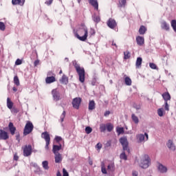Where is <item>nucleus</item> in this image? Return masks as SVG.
<instances>
[{"label":"nucleus","mask_w":176,"mask_h":176,"mask_svg":"<svg viewBox=\"0 0 176 176\" xmlns=\"http://www.w3.org/2000/svg\"><path fill=\"white\" fill-rule=\"evenodd\" d=\"M116 132L118 133V135H120V134H124V128H123V127H117L116 128Z\"/></svg>","instance_id":"nucleus-34"},{"label":"nucleus","mask_w":176,"mask_h":176,"mask_svg":"<svg viewBox=\"0 0 176 176\" xmlns=\"http://www.w3.org/2000/svg\"><path fill=\"white\" fill-rule=\"evenodd\" d=\"M161 27L162 30H166V31H168L170 30V26L167 24V22L163 21L161 23Z\"/></svg>","instance_id":"nucleus-28"},{"label":"nucleus","mask_w":176,"mask_h":176,"mask_svg":"<svg viewBox=\"0 0 176 176\" xmlns=\"http://www.w3.org/2000/svg\"><path fill=\"white\" fill-rule=\"evenodd\" d=\"M136 42L139 46H142L145 43V38L143 36H138L136 37Z\"/></svg>","instance_id":"nucleus-14"},{"label":"nucleus","mask_w":176,"mask_h":176,"mask_svg":"<svg viewBox=\"0 0 176 176\" xmlns=\"http://www.w3.org/2000/svg\"><path fill=\"white\" fill-rule=\"evenodd\" d=\"M54 82H56V77L54 76H47L45 78V83L47 85H50V83H54Z\"/></svg>","instance_id":"nucleus-17"},{"label":"nucleus","mask_w":176,"mask_h":176,"mask_svg":"<svg viewBox=\"0 0 176 176\" xmlns=\"http://www.w3.org/2000/svg\"><path fill=\"white\" fill-rule=\"evenodd\" d=\"M166 145L170 151H175V145H174L173 140H169Z\"/></svg>","instance_id":"nucleus-19"},{"label":"nucleus","mask_w":176,"mask_h":176,"mask_svg":"<svg viewBox=\"0 0 176 176\" xmlns=\"http://www.w3.org/2000/svg\"><path fill=\"white\" fill-rule=\"evenodd\" d=\"M158 170L160 171V173L164 174V173H167V167L164 166L162 164H160L158 166Z\"/></svg>","instance_id":"nucleus-22"},{"label":"nucleus","mask_w":176,"mask_h":176,"mask_svg":"<svg viewBox=\"0 0 176 176\" xmlns=\"http://www.w3.org/2000/svg\"><path fill=\"white\" fill-rule=\"evenodd\" d=\"M130 57H131V56L130 54V52H129V51L124 52V60H129V58H130Z\"/></svg>","instance_id":"nucleus-37"},{"label":"nucleus","mask_w":176,"mask_h":176,"mask_svg":"<svg viewBox=\"0 0 176 176\" xmlns=\"http://www.w3.org/2000/svg\"><path fill=\"white\" fill-rule=\"evenodd\" d=\"M107 25L109 28L113 30L114 28H116V27H118V23H116V21L115 19L110 18L107 21Z\"/></svg>","instance_id":"nucleus-10"},{"label":"nucleus","mask_w":176,"mask_h":176,"mask_svg":"<svg viewBox=\"0 0 176 176\" xmlns=\"http://www.w3.org/2000/svg\"><path fill=\"white\" fill-rule=\"evenodd\" d=\"M14 85H16V86H20V80L19 79V76H15L14 77Z\"/></svg>","instance_id":"nucleus-40"},{"label":"nucleus","mask_w":176,"mask_h":176,"mask_svg":"<svg viewBox=\"0 0 176 176\" xmlns=\"http://www.w3.org/2000/svg\"><path fill=\"white\" fill-rule=\"evenodd\" d=\"M89 164H90V166H93V161H89Z\"/></svg>","instance_id":"nucleus-63"},{"label":"nucleus","mask_w":176,"mask_h":176,"mask_svg":"<svg viewBox=\"0 0 176 176\" xmlns=\"http://www.w3.org/2000/svg\"><path fill=\"white\" fill-rule=\"evenodd\" d=\"M56 176H62L61 173H60V170L57 171ZM63 176H69V174H68V172L65 168L63 169Z\"/></svg>","instance_id":"nucleus-30"},{"label":"nucleus","mask_w":176,"mask_h":176,"mask_svg":"<svg viewBox=\"0 0 176 176\" xmlns=\"http://www.w3.org/2000/svg\"><path fill=\"white\" fill-rule=\"evenodd\" d=\"M162 98L165 102L170 101V100H171V96L170 95V93L167 91L162 94Z\"/></svg>","instance_id":"nucleus-20"},{"label":"nucleus","mask_w":176,"mask_h":176,"mask_svg":"<svg viewBox=\"0 0 176 176\" xmlns=\"http://www.w3.org/2000/svg\"><path fill=\"white\" fill-rule=\"evenodd\" d=\"M41 138H43L46 142L45 148L46 151H49V145H50V135L47 131L43 132L41 133Z\"/></svg>","instance_id":"nucleus-6"},{"label":"nucleus","mask_w":176,"mask_h":176,"mask_svg":"<svg viewBox=\"0 0 176 176\" xmlns=\"http://www.w3.org/2000/svg\"><path fill=\"white\" fill-rule=\"evenodd\" d=\"M106 146H111V141H108L107 143H106Z\"/></svg>","instance_id":"nucleus-61"},{"label":"nucleus","mask_w":176,"mask_h":176,"mask_svg":"<svg viewBox=\"0 0 176 176\" xmlns=\"http://www.w3.org/2000/svg\"><path fill=\"white\" fill-rule=\"evenodd\" d=\"M149 67L150 68H151L152 69H156V68H157V66H156V64L153 63H149Z\"/></svg>","instance_id":"nucleus-47"},{"label":"nucleus","mask_w":176,"mask_h":176,"mask_svg":"<svg viewBox=\"0 0 176 176\" xmlns=\"http://www.w3.org/2000/svg\"><path fill=\"white\" fill-rule=\"evenodd\" d=\"M106 129L109 133H111L113 130V124L111 122L106 124Z\"/></svg>","instance_id":"nucleus-27"},{"label":"nucleus","mask_w":176,"mask_h":176,"mask_svg":"<svg viewBox=\"0 0 176 176\" xmlns=\"http://www.w3.org/2000/svg\"><path fill=\"white\" fill-rule=\"evenodd\" d=\"M124 82H125V85H126V86H131L132 81H131V78H130V77L126 76L124 78Z\"/></svg>","instance_id":"nucleus-32"},{"label":"nucleus","mask_w":176,"mask_h":176,"mask_svg":"<svg viewBox=\"0 0 176 176\" xmlns=\"http://www.w3.org/2000/svg\"><path fill=\"white\" fill-rule=\"evenodd\" d=\"M96 147L97 148V149H98V151H100L101 148H102V144L101 143H98Z\"/></svg>","instance_id":"nucleus-53"},{"label":"nucleus","mask_w":176,"mask_h":176,"mask_svg":"<svg viewBox=\"0 0 176 176\" xmlns=\"http://www.w3.org/2000/svg\"><path fill=\"white\" fill-rule=\"evenodd\" d=\"M96 35V30L93 28H91L89 30V38L94 36Z\"/></svg>","instance_id":"nucleus-43"},{"label":"nucleus","mask_w":176,"mask_h":176,"mask_svg":"<svg viewBox=\"0 0 176 176\" xmlns=\"http://www.w3.org/2000/svg\"><path fill=\"white\" fill-rule=\"evenodd\" d=\"M111 45L112 46H115L116 49H118V45L116 44V43H115V41H112L111 42Z\"/></svg>","instance_id":"nucleus-59"},{"label":"nucleus","mask_w":176,"mask_h":176,"mask_svg":"<svg viewBox=\"0 0 176 176\" xmlns=\"http://www.w3.org/2000/svg\"><path fill=\"white\" fill-rule=\"evenodd\" d=\"M8 128H9V131H10L11 135H14V134L16 133V128H15L14 125L13 124V122L9 123Z\"/></svg>","instance_id":"nucleus-15"},{"label":"nucleus","mask_w":176,"mask_h":176,"mask_svg":"<svg viewBox=\"0 0 176 176\" xmlns=\"http://www.w3.org/2000/svg\"><path fill=\"white\" fill-rule=\"evenodd\" d=\"M61 148L62 146L61 144L58 145H54L53 146V148H52V152L54 155L57 154V153H58L59 151H61Z\"/></svg>","instance_id":"nucleus-18"},{"label":"nucleus","mask_w":176,"mask_h":176,"mask_svg":"<svg viewBox=\"0 0 176 176\" xmlns=\"http://www.w3.org/2000/svg\"><path fill=\"white\" fill-rule=\"evenodd\" d=\"M149 164H151V158H149V155H144L140 161V166L142 168H148Z\"/></svg>","instance_id":"nucleus-3"},{"label":"nucleus","mask_w":176,"mask_h":176,"mask_svg":"<svg viewBox=\"0 0 176 176\" xmlns=\"http://www.w3.org/2000/svg\"><path fill=\"white\" fill-rule=\"evenodd\" d=\"M32 130H34V124L30 121H28L23 129V135H28V134H31V133H32Z\"/></svg>","instance_id":"nucleus-4"},{"label":"nucleus","mask_w":176,"mask_h":176,"mask_svg":"<svg viewBox=\"0 0 176 176\" xmlns=\"http://www.w3.org/2000/svg\"><path fill=\"white\" fill-rule=\"evenodd\" d=\"M6 30V25L3 22H0V31H5Z\"/></svg>","instance_id":"nucleus-42"},{"label":"nucleus","mask_w":176,"mask_h":176,"mask_svg":"<svg viewBox=\"0 0 176 176\" xmlns=\"http://www.w3.org/2000/svg\"><path fill=\"white\" fill-rule=\"evenodd\" d=\"M74 68L79 76L80 82H81V83H85V68L81 67L80 65H79V64L78 63H75Z\"/></svg>","instance_id":"nucleus-2"},{"label":"nucleus","mask_w":176,"mask_h":176,"mask_svg":"<svg viewBox=\"0 0 176 176\" xmlns=\"http://www.w3.org/2000/svg\"><path fill=\"white\" fill-rule=\"evenodd\" d=\"M157 113H158V116H160L162 118V116H163V115H164L163 109H159L157 110Z\"/></svg>","instance_id":"nucleus-49"},{"label":"nucleus","mask_w":176,"mask_h":176,"mask_svg":"<svg viewBox=\"0 0 176 176\" xmlns=\"http://www.w3.org/2000/svg\"><path fill=\"white\" fill-rule=\"evenodd\" d=\"M132 175L133 176H138V172H137L135 170L133 171Z\"/></svg>","instance_id":"nucleus-60"},{"label":"nucleus","mask_w":176,"mask_h":176,"mask_svg":"<svg viewBox=\"0 0 176 176\" xmlns=\"http://www.w3.org/2000/svg\"><path fill=\"white\" fill-rule=\"evenodd\" d=\"M137 140L139 141V142H144V141H148V133H145L144 134H138L136 136Z\"/></svg>","instance_id":"nucleus-11"},{"label":"nucleus","mask_w":176,"mask_h":176,"mask_svg":"<svg viewBox=\"0 0 176 176\" xmlns=\"http://www.w3.org/2000/svg\"><path fill=\"white\" fill-rule=\"evenodd\" d=\"M21 64H23V60L21 59L18 58L15 62V65H21Z\"/></svg>","instance_id":"nucleus-50"},{"label":"nucleus","mask_w":176,"mask_h":176,"mask_svg":"<svg viewBox=\"0 0 176 176\" xmlns=\"http://www.w3.org/2000/svg\"><path fill=\"white\" fill-rule=\"evenodd\" d=\"M89 3L93 6L95 10H98V1L97 0H88Z\"/></svg>","instance_id":"nucleus-16"},{"label":"nucleus","mask_w":176,"mask_h":176,"mask_svg":"<svg viewBox=\"0 0 176 176\" xmlns=\"http://www.w3.org/2000/svg\"><path fill=\"white\" fill-rule=\"evenodd\" d=\"M12 3L13 6H24L25 0H12Z\"/></svg>","instance_id":"nucleus-13"},{"label":"nucleus","mask_w":176,"mask_h":176,"mask_svg":"<svg viewBox=\"0 0 176 176\" xmlns=\"http://www.w3.org/2000/svg\"><path fill=\"white\" fill-rule=\"evenodd\" d=\"M65 111H63V112L62 113L61 116H60V121L63 122H64V119L65 118Z\"/></svg>","instance_id":"nucleus-48"},{"label":"nucleus","mask_w":176,"mask_h":176,"mask_svg":"<svg viewBox=\"0 0 176 176\" xmlns=\"http://www.w3.org/2000/svg\"><path fill=\"white\" fill-rule=\"evenodd\" d=\"M42 165L44 170H49V162L47 161H43Z\"/></svg>","instance_id":"nucleus-36"},{"label":"nucleus","mask_w":176,"mask_h":176,"mask_svg":"<svg viewBox=\"0 0 176 176\" xmlns=\"http://www.w3.org/2000/svg\"><path fill=\"white\" fill-rule=\"evenodd\" d=\"M12 112L13 113H19V110H18V109L17 108H12Z\"/></svg>","instance_id":"nucleus-54"},{"label":"nucleus","mask_w":176,"mask_h":176,"mask_svg":"<svg viewBox=\"0 0 176 176\" xmlns=\"http://www.w3.org/2000/svg\"><path fill=\"white\" fill-rule=\"evenodd\" d=\"M3 140L4 141L9 140V134L3 129H0V140Z\"/></svg>","instance_id":"nucleus-12"},{"label":"nucleus","mask_w":176,"mask_h":176,"mask_svg":"<svg viewBox=\"0 0 176 176\" xmlns=\"http://www.w3.org/2000/svg\"><path fill=\"white\" fill-rule=\"evenodd\" d=\"M52 96L54 101H60L61 100V96L60 95V92L57 91V89L52 90Z\"/></svg>","instance_id":"nucleus-8"},{"label":"nucleus","mask_w":176,"mask_h":176,"mask_svg":"<svg viewBox=\"0 0 176 176\" xmlns=\"http://www.w3.org/2000/svg\"><path fill=\"white\" fill-rule=\"evenodd\" d=\"M142 65V58L138 57L136 60L135 67L136 68H140Z\"/></svg>","instance_id":"nucleus-26"},{"label":"nucleus","mask_w":176,"mask_h":176,"mask_svg":"<svg viewBox=\"0 0 176 176\" xmlns=\"http://www.w3.org/2000/svg\"><path fill=\"white\" fill-rule=\"evenodd\" d=\"M146 31H148V29H146V27H145L144 25H141L139 29V34L140 35H144L145 32H146Z\"/></svg>","instance_id":"nucleus-24"},{"label":"nucleus","mask_w":176,"mask_h":176,"mask_svg":"<svg viewBox=\"0 0 176 176\" xmlns=\"http://www.w3.org/2000/svg\"><path fill=\"white\" fill-rule=\"evenodd\" d=\"M100 133H105V131H107V124H100Z\"/></svg>","instance_id":"nucleus-33"},{"label":"nucleus","mask_w":176,"mask_h":176,"mask_svg":"<svg viewBox=\"0 0 176 176\" xmlns=\"http://www.w3.org/2000/svg\"><path fill=\"white\" fill-rule=\"evenodd\" d=\"M165 111H170V109L168 108V103L167 102H165Z\"/></svg>","instance_id":"nucleus-55"},{"label":"nucleus","mask_w":176,"mask_h":176,"mask_svg":"<svg viewBox=\"0 0 176 176\" xmlns=\"http://www.w3.org/2000/svg\"><path fill=\"white\" fill-rule=\"evenodd\" d=\"M120 159H122L123 160H127V155H126V153L123 152L120 154Z\"/></svg>","instance_id":"nucleus-46"},{"label":"nucleus","mask_w":176,"mask_h":176,"mask_svg":"<svg viewBox=\"0 0 176 176\" xmlns=\"http://www.w3.org/2000/svg\"><path fill=\"white\" fill-rule=\"evenodd\" d=\"M59 74H60V75H61V74H63V70H60V71L59 72Z\"/></svg>","instance_id":"nucleus-64"},{"label":"nucleus","mask_w":176,"mask_h":176,"mask_svg":"<svg viewBox=\"0 0 176 176\" xmlns=\"http://www.w3.org/2000/svg\"><path fill=\"white\" fill-rule=\"evenodd\" d=\"M12 90H13V91H17V88H16V87H13V88H12Z\"/></svg>","instance_id":"nucleus-62"},{"label":"nucleus","mask_w":176,"mask_h":176,"mask_svg":"<svg viewBox=\"0 0 176 176\" xmlns=\"http://www.w3.org/2000/svg\"><path fill=\"white\" fill-rule=\"evenodd\" d=\"M171 27L175 32H176V20L173 19L170 22Z\"/></svg>","instance_id":"nucleus-39"},{"label":"nucleus","mask_w":176,"mask_h":176,"mask_svg":"<svg viewBox=\"0 0 176 176\" xmlns=\"http://www.w3.org/2000/svg\"><path fill=\"white\" fill-rule=\"evenodd\" d=\"M91 131H93V129L90 126H87L85 128V133L87 134H90V133H91Z\"/></svg>","instance_id":"nucleus-44"},{"label":"nucleus","mask_w":176,"mask_h":176,"mask_svg":"<svg viewBox=\"0 0 176 176\" xmlns=\"http://www.w3.org/2000/svg\"><path fill=\"white\" fill-rule=\"evenodd\" d=\"M113 167H115V164H109L107 166V170H109V171H113Z\"/></svg>","instance_id":"nucleus-45"},{"label":"nucleus","mask_w":176,"mask_h":176,"mask_svg":"<svg viewBox=\"0 0 176 176\" xmlns=\"http://www.w3.org/2000/svg\"><path fill=\"white\" fill-rule=\"evenodd\" d=\"M96 109V102L94 100H90L89 102V111H93Z\"/></svg>","instance_id":"nucleus-25"},{"label":"nucleus","mask_w":176,"mask_h":176,"mask_svg":"<svg viewBox=\"0 0 176 176\" xmlns=\"http://www.w3.org/2000/svg\"><path fill=\"white\" fill-rule=\"evenodd\" d=\"M109 115H111V111H107L104 114V116H109Z\"/></svg>","instance_id":"nucleus-58"},{"label":"nucleus","mask_w":176,"mask_h":176,"mask_svg":"<svg viewBox=\"0 0 176 176\" xmlns=\"http://www.w3.org/2000/svg\"><path fill=\"white\" fill-rule=\"evenodd\" d=\"M14 160H16V162H17V160H19V155H17V153L14 154Z\"/></svg>","instance_id":"nucleus-57"},{"label":"nucleus","mask_w":176,"mask_h":176,"mask_svg":"<svg viewBox=\"0 0 176 176\" xmlns=\"http://www.w3.org/2000/svg\"><path fill=\"white\" fill-rule=\"evenodd\" d=\"M45 5H47L48 6H50L52 3H53V0H47L45 2Z\"/></svg>","instance_id":"nucleus-52"},{"label":"nucleus","mask_w":176,"mask_h":176,"mask_svg":"<svg viewBox=\"0 0 176 176\" xmlns=\"http://www.w3.org/2000/svg\"><path fill=\"white\" fill-rule=\"evenodd\" d=\"M55 155V163H61L63 162V155L60 153L54 154Z\"/></svg>","instance_id":"nucleus-21"},{"label":"nucleus","mask_w":176,"mask_h":176,"mask_svg":"<svg viewBox=\"0 0 176 176\" xmlns=\"http://www.w3.org/2000/svg\"><path fill=\"white\" fill-rule=\"evenodd\" d=\"M82 102V98H75L72 100V105L73 108L75 109H78L80 107V104Z\"/></svg>","instance_id":"nucleus-9"},{"label":"nucleus","mask_w":176,"mask_h":176,"mask_svg":"<svg viewBox=\"0 0 176 176\" xmlns=\"http://www.w3.org/2000/svg\"><path fill=\"white\" fill-rule=\"evenodd\" d=\"M131 119L133 122H134L135 124H138V123H140V120L138 119V117L135 116V114L133 113L131 115Z\"/></svg>","instance_id":"nucleus-31"},{"label":"nucleus","mask_w":176,"mask_h":176,"mask_svg":"<svg viewBox=\"0 0 176 176\" xmlns=\"http://www.w3.org/2000/svg\"><path fill=\"white\" fill-rule=\"evenodd\" d=\"M34 67H37V65H39V60H36L34 63Z\"/></svg>","instance_id":"nucleus-56"},{"label":"nucleus","mask_w":176,"mask_h":176,"mask_svg":"<svg viewBox=\"0 0 176 176\" xmlns=\"http://www.w3.org/2000/svg\"><path fill=\"white\" fill-rule=\"evenodd\" d=\"M60 83H63V85H67L68 84V77L65 76V74H63L61 79L60 80Z\"/></svg>","instance_id":"nucleus-23"},{"label":"nucleus","mask_w":176,"mask_h":176,"mask_svg":"<svg viewBox=\"0 0 176 176\" xmlns=\"http://www.w3.org/2000/svg\"><path fill=\"white\" fill-rule=\"evenodd\" d=\"M93 21L96 23H98L101 21V18L98 15H94L93 16Z\"/></svg>","instance_id":"nucleus-35"},{"label":"nucleus","mask_w":176,"mask_h":176,"mask_svg":"<svg viewBox=\"0 0 176 176\" xmlns=\"http://www.w3.org/2000/svg\"><path fill=\"white\" fill-rule=\"evenodd\" d=\"M13 105H14V103L10 100V98H7V107H8V109H12Z\"/></svg>","instance_id":"nucleus-29"},{"label":"nucleus","mask_w":176,"mask_h":176,"mask_svg":"<svg viewBox=\"0 0 176 176\" xmlns=\"http://www.w3.org/2000/svg\"><path fill=\"white\" fill-rule=\"evenodd\" d=\"M22 148L23 151V156L25 157H28V156L32 155V146L31 144L25 145Z\"/></svg>","instance_id":"nucleus-7"},{"label":"nucleus","mask_w":176,"mask_h":176,"mask_svg":"<svg viewBox=\"0 0 176 176\" xmlns=\"http://www.w3.org/2000/svg\"><path fill=\"white\" fill-rule=\"evenodd\" d=\"M101 170L102 174H107V168H105V164L104 162H102L101 164Z\"/></svg>","instance_id":"nucleus-41"},{"label":"nucleus","mask_w":176,"mask_h":176,"mask_svg":"<svg viewBox=\"0 0 176 176\" xmlns=\"http://www.w3.org/2000/svg\"><path fill=\"white\" fill-rule=\"evenodd\" d=\"M76 36L82 42L87 41V36H89V30L87 29V27L85 25H81V28L78 29V33L76 34Z\"/></svg>","instance_id":"nucleus-1"},{"label":"nucleus","mask_w":176,"mask_h":176,"mask_svg":"<svg viewBox=\"0 0 176 176\" xmlns=\"http://www.w3.org/2000/svg\"><path fill=\"white\" fill-rule=\"evenodd\" d=\"M120 142L122 145L123 151H126L128 153H130V148H129V141H127L126 137H122L120 139Z\"/></svg>","instance_id":"nucleus-5"},{"label":"nucleus","mask_w":176,"mask_h":176,"mask_svg":"<svg viewBox=\"0 0 176 176\" xmlns=\"http://www.w3.org/2000/svg\"><path fill=\"white\" fill-rule=\"evenodd\" d=\"M119 8H124L126 6V0H119Z\"/></svg>","instance_id":"nucleus-38"},{"label":"nucleus","mask_w":176,"mask_h":176,"mask_svg":"<svg viewBox=\"0 0 176 176\" xmlns=\"http://www.w3.org/2000/svg\"><path fill=\"white\" fill-rule=\"evenodd\" d=\"M55 141L56 142H60V141H63V138L60 137V136H56L55 138Z\"/></svg>","instance_id":"nucleus-51"}]
</instances>
